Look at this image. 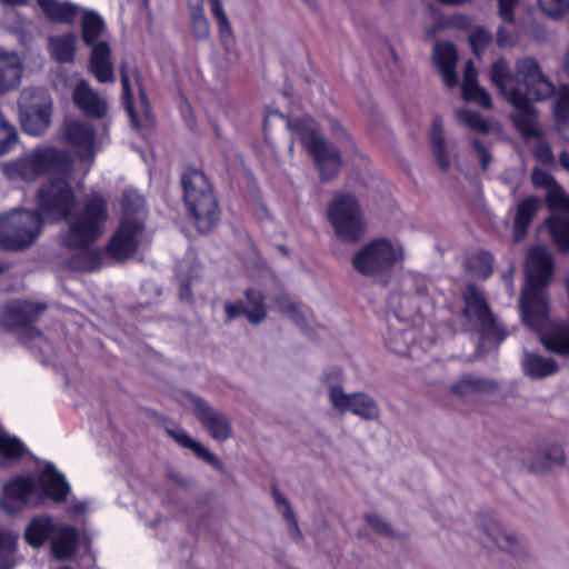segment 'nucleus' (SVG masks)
<instances>
[{
    "mask_svg": "<svg viewBox=\"0 0 569 569\" xmlns=\"http://www.w3.org/2000/svg\"><path fill=\"white\" fill-rule=\"evenodd\" d=\"M38 208L41 219L54 221L64 220L67 229L60 233V243L63 248H84L96 243L103 233L108 220V203L100 193L83 198L81 204L74 209L76 194L64 178H52L42 183L37 194Z\"/></svg>",
    "mask_w": 569,
    "mask_h": 569,
    "instance_id": "nucleus-1",
    "label": "nucleus"
},
{
    "mask_svg": "<svg viewBox=\"0 0 569 569\" xmlns=\"http://www.w3.org/2000/svg\"><path fill=\"white\" fill-rule=\"evenodd\" d=\"M553 268V257L545 247H533L528 251L520 310L523 322L537 331L548 321L549 303L545 289L552 279Z\"/></svg>",
    "mask_w": 569,
    "mask_h": 569,
    "instance_id": "nucleus-2",
    "label": "nucleus"
},
{
    "mask_svg": "<svg viewBox=\"0 0 569 569\" xmlns=\"http://www.w3.org/2000/svg\"><path fill=\"white\" fill-rule=\"evenodd\" d=\"M490 80L509 101L516 111L510 119L525 140L540 139L545 132L538 122V111L527 99L526 94L515 86L509 63L505 58H499L491 66Z\"/></svg>",
    "mask_w": 569,
    "mask_h": 569,
    "instance_id": "nucleus-3",
    "label": "nucleus"
},
{
    "mask_svg": "<svg viewBox=\"0 0 569 569\" xmlns=\"http://www.w3.org/2000/svg\"><path fill=\"white\" fill-rule=\"evenodd\" d=\"M183 201L194 227L209 232L220 219V210L212 186L203 171L188 167L181 176Z\"/></svg>",
    "mask_w": 569,
    "mask_h": 569,
    "instance_id": "nucleus-4",
    "label": "nucleus"
},
{
    "mask_svg": "<svg viewBox=\"0 0 569 569\" xmlns=\"http://www.w3.org/2000/svg\"><path fill=\"white\" fill-rule=\"evenodd\" d=\"M289 126L313 159L320 180L329 182L337 178L342 167L341 151L322 136L317 122L305 116L293 119Z\"/></svg>",
    "mask_w": 569,
    "mask_h": 569,
    "instance_id": "nucleus-5",
    "label": "nucleus"
},
{
    "mask_svg": "<svg viewBox=\"0 0 569 569\" xmlns=\"http://www.w3.org/2000/svg\"><path fill=\"white\" fill-rule=\"evenodd\" d=\"M38 211L13 209L0 216V249L21 251L31 247L42 230Z\"/></svg>",
    "mask_w": 569,
    "mask_h": 569,
    "instance_id": "nucleus-6",
    "label": "nucleus"
},
{
    "mask_svg": "<svg viewBox=\"0 0 569 569\" xmlns=\"http://www.w3.org/2000/svg\"><path fill=\"white\" fill-rule=\"evenodd\" d=\"M104 30L106 22L98 12L88 10L83 13L81 38L87 47H91L90 71L100 83L114 80L110 44L106 40H99Z\"/></svg>",
    "mask_w": 569,
    "mask_h": 569,
    "instance_id": "nucleus-7",
    "label": "nucleus"
},
{
    "mask_svg": "<svg viewBox=\"0 0 569 569\" xmlns=\"http://www.w3.org/2000/svg\"><path fill=\"white\" fill-rule=\"evenodd\" d=\"M18 104L23 132L33 137L44 134L51 126L53 113L50 92L41 87L23 89Z\"/></svg>",
    "mask_w": 569,
    "mask_h": 569,
    "instance_id": "nucleus-8",
    "label": "nucleus"
},
{
    "mask_svg": "<svg viewBox=\"0 0 569 569\" xmlns=\"http://www.w3.org/2000/svg\"><path fill=\"white\" fill-rule=\"evenodd\" d=\"M461 297L463 301L461 312L469 325L481 332L485 339L501 342L507 337V332L499 326L482 292L470 283L462 291Z\"/></svg>",
    "mask_w": 569,
    "mask_h": 569,
    "instance_id": "nucleus-9",
    "label": "nucleus"
},
{
    "mask_svg": "<svg viewBox=\"0 0 569 569\" xmlns=\"http://www.w3.org/2000/svg\"><path fill=\"white\" fill-rule=\"evenodd\" d=\"M402 259L400 244H393L387 238H378L358 251V271L373 279L383 278Z\"/></svg>",
    "mask_w": 569,
    "mask_h": 569,
    "instance_id": "nucleus-10",
    "label": "nucleus"
},
{
    "mask_svg": "<svg viewBox=\"0 0 569 569\" xmlns=\"http://www.w3.org/2000/svg\"><path fill=\"white\" fill-rule=\"evenodd\" d=\"M515 86L532 101H542L555 93V86L543 73L539 62L532 57L519 58L515 61Z\"/></svg>",
    "mask_w": 569,
    "mask_h": 569,
    "instance_id": "nucleus-11",
    "label": "nucleus"
},
{
    "mask_svg": "<svg viewBox=\"0 0 569 569\" xmlns=\"http://www.w3.org/2000/svg\"><path fill=\"white\" fill-rule=\"evenodd\" d=\"M47 310V305L29 300H14L6 305L0 313V325L10 330L23 329L28 338H40L42 331L34 327L39 317Z\"/></svg>",
    "mask_w": 569,
    "mask_h": 569,
    "instance_id": "nucleus-12",
    "label": "nucleus"
},
{
    "mask_svg": "<svg viewBox=\"0 0 569 569\" xmlns=\"http://www.w3.org/2000/svg\"><path fill=\"white\" fill-rule=\"evenodd\" d=\"M327 219L339 241L356 243V194L351 192L335 194L327 209Z\"/></svg>",
    "mask_w": 569,
    "mask_h": 569,
    "instance_id": "nucleus-13",
    "label": "nucleus"
},
{
    "mask_svg": "<svg viewBox=\"0 0 569 569\" xmlns=\"http://www.w3.org/2000/svg\"><path fill=\"white\" fill-rule=\"evenodd\" d=\"M546 202L553 212L546 221L552 241L560 251H569V194L560 186L547 193Z\"/></svg>",
    "mask_w": 569,
    "mask_h": 569,
    "instance_id": "nucleus-14",
    "label": "nucleus"
},
{
    "mask_svg": "<svg viewBox=\"0 0 569 569\" xmlns=\"http://www.w3.org/2000/svg\"><path fill=\"white\" fill-rule=\"evenodd\" d=\"M143 230L141 221L123 218L106 246L107 254L119 261L133 257L139 248L138 237Z\"/></svg>",
    "mask_w": 569,
    "mask_h": 569,
    "instance_id": "nucleus-15",
    "label": "nucleus"
},
{
    "mask_svg": "<svg viewBox=\"0 0 569 569\" xmlns=\"http://www.w3.org/2000/svg\"><path fill=\"white\" fill-rule=\"evenodd\" d=\"M192 405L197 420L213 440L224 442L231 438L232 423L227 415L214 409L200 397L193 398Z\"/></svg>",
    "mask_w": 569,
    "mask_h": 569,
    "instance_id": "nucleus-16",
    "label": "nucleus"
},
{
    "mask_svg": "<svg viewBox=\"0 0 569 569\" xmlns=\"http://www.w3.org/2000/svg\"><path fill=\"white\" fill-rule=\"evenodd\" d=\"M244 298L248 307L244 306L242 300L224 303L227 323L240 316H244L251 325H259L266 320L268 310L264 295L256 288H247Z\"/></svg>",
    "mask_w": 569,
    "mask_h": 569,
    "instance_id": "nucleus-17",
    "label": "nucleus"
},
{
    "mask_svg": "<svg viewBox=\"0 0 569 569\" xmlns=\"http://www.w3.org/2000/svg\"><path fill=\"white\" fill-rule=\"evenodd\" d=\"M62 141L79 152V156H93L96 142L94 127L83 120H67L61 129Z\"/></svg>",
    "mask_w": 569,
    "mask_h": 569,
    "instance_id": "nucleus-18",
    "label": "nucleus"
},
{
    "mask_svg": "<svg viewBox=\"0 0 569 569\" xmlns=\"http://www.w3.org/2000/svg\"><path fill=\"white\" fill-rule=\"evenodd\" d=\"M34 481L42 497L57 503L66 502L71 491L64 475L59 472L52 462H47L41 468Z\"/></svg>",
    "mask_w": 569,
    "mask_h": 569,
    "instance_id": "nucleus-19",
    "label": "nucleus"
},
{
    "mask_svg": "<svg viewBox=\"0 0 569 569\" xmlns=\"http://www.w3.org/2000/svg\"><path fill=\"white\" fill-rule=\"evenodd\" d=\"M34 164L40 176L59 174L68 177L72 169V161L69 154L54 147H37L32 149Z\"/></svg>",
    "mask_w": 569,
    "mask_h": 569,
    "instance_id": "nucleus-20",
    "label": "nucleus"
},
{
    "mask_svg": "<svg viewBox=\"0 0 569 569\" xmlns=\"http://www.w3.org/2000/svg\"><path fill=\"white\" fill-rule=\"evenodd\" d=\"M79 530L67 523H58L50 541L51 557L58 561L71 560L78 552Z\"/></svg>",
    "mask_w": 569,
    "mask_h": 569,
    "instance_id": "nucleus-21",
    "label": "nucleus"
},
{
    "mask_svg": "<svg viewBox=\"0 0 569 569\" xmlns=\"http://www.w3.org/2000/svg\"><path fill=\"white\" fill-rule=\"evenodd\" d=\"M72 101L86 117L101 119L107 114L108 106L98 92H96L87 80L77 82L72 91Z\"/></svg>",
    "mask_w": 569,
    "mask_h": 569,
    "instance_id": "nucleus-22",
    "label": "nucleus"
},
{
    "mask_svg": "<svg viewBox=\"0 0 569 569\" xmlns=\"http://www.w3.org/2000/svg\"><path fill=\"white\" fill-rule=\"evenodd\" d=\"M432 60L441 73L445 86L447 88L456 87L458 83V74L456 72L458 52L456 47L450 42L436 43L432 51Z\"/></svg>",
    "mask_w": 569,
    "mask_h": 569,
    "instance_id": "nucleus-23",
    "label": "nucleus"
},
{
    "mask_svg": "<svg viewBox=\"0 0 569 569\" xmlns=\"http://www.w3.org/2000/svg\"><path fill=\"white\" fill-rule=\"evenodd\" d=\"M387 321V347L396 353H406L408 346L413 340V331L410 328V323L408 321L401 320L396 312L389 313Z\"/></svg>",
    "mask_w": 569,
    "mask_h": 569,
    "instance_id": "nucleus-24",
    "label": "nucleus"
},
{
    "mask_svg": "<svg viewBox=\"0 0 569 569\" xmlns=\"http://www.w3.org/2000/svg\"><path fill=\"white\" fill-rule=\"evenodd\" d=\"M166 432L178 445H180L182 448L190 449L199 459L207 462L213 469L223 471V462L202 443L191 438L184 429L180 427L177 429L166 428Z\"/></svg>",
    "mask_w": 569,
    "mask_h": 569,
    "instance_id": "nucleus-25",
    "label": "nucleus"
},
{
    "mask_svg": "<svg viewBox=\"0 0 569 569\" xmlns=\"http://www.w3.org/2000/svg\"><path fill=\"white\" fill-rule=\"evenodd\" d=\"M22 72L18 56L0 47V94L16 89L20 84Z\"/></svg>",
    "mask_w": 569,
    "mask_h": 569,
    "instance_id": "nucleus-26",
    "label": "nucleus"
},
{
    "mask_svg": "<svg viewBox=\"0 0 569 569\" xmlns=\"http://www.w3.org/2000/svg\"><path fill=\"white\" fill-rule=\"evenodd\" d=\"M37 492V483L31 476L17 475L9 478L2 486V498L6 501H17L28 505L30 498Z\"/></svg>",
    "mask_w": 569,
    "mask_h": 569,
    "instance_id": "nucleus-27",
    "label": "nucleus"
},
{
    "mask_svg": "<svg viewBox=\"0 0 569 569\" xmlns=\"http://www.w3.org/2000/svg\"><path fill=\"white\" fill-rule=\"evenodd\" d=\"M57 526L48 515L34 516L26 527L24 540L32 548H40L51 541Z\"/></svg>",
    "mask_w": 569,
    "mask_h": 569,
    "instance_id": "nucleus-28",
    "label": "nucleus"
},
{
    "mask_svg": "<svg viewBox=\"0 0 569 569\" xmlns=\"http://www.w3.org/2000/svg\"><path fill=\"white\" fill-rule=\"evenodd\" d=\"M540 208L541 201L535 196L525 198L518 204L513 219V239L516 242L526 237L528 228Z\"/></svg>",
    "mask_w": 569,
    "mask_h": 569,
    "instance_id": "nucleus-29",
    "label": "nucleus"
},
{
    "mask_svg": "<svg viewBox=\"0 0 569 569\" xmlns=\"http://www.w3.org/2000/svg\"><path fill=\"white\" fill-rule=\"evenodd\" d=\"M32 150L24 153L3 166V174L9 180H20L24 182H32L40 178L38 167L34 164Z\"/></svg>",
    "mask_w": 569,
    "mask_h": 569,
    "instance_id": "nucleus-30",
    "label": "nucleus"
},
{
    "mask_svg": "<svg viewBox=\"0 0 569 569\" xmlns=\"http://www.w3.org/2000/svg\"><path fill=\"white\" fill-rule=\"evenodd\" d=\"M32 150L24 153L3 166V174L9 180H20L24 182H32L40 178L38 167L34 164Z\"/></svg>",
    "mask_w": 569,
    "mask_h": 569,
    "instance_id": "nucleus-31",
    "label": "nucleus"
},
{
    "mask_svg": "<svg viewBox=\"0 0 569 569\" xmlns=\"http://www.w3.org/2000/svg\"><path fill=\"white\" fill-rule=\"evenodd\" d=\"M29 453L28 447L19 437L0 432V469L20 462Z\"/></svg>",
    "mask_w": 569,
    "mask_h": 569,
    "instance_id": "nucleus-32",
    "label": "nucleus"
},
{
    "mask_svg": "<svg viewBox=\"0 0 569 569\" xmlns=\"http://www.w3.org/2000/svg\"><path fill=\"white\" fill-rule=\"evenodd\" d=\"M88 244L84 248H73L78 252L71 254L66 260V268L72 271L92 272L99 270L102 264V253L98 248H91Z\"/></svg>",
    "mask_w": 569,
    "mask_h": 569,
    "instance_id": "nucleus-33",
    "label": "nucleus"
},
{
    "mask_svg": "<svg viewBox=\"0 0 569 569\" xmlns=\"http://www.w3.org/2000/svg\"><path fill=\"white\" fill-rule=\"evenodd\" d=\"M521 365L523 373L533 380L552 376L559 370L558 362L555 359L528 351H525Z\"/></svg>",
    "mask_w": 569,
    "mask_h": 569,
    "instance_id": "nucleus-34",
    "label": "nucleus"
},
{
    "mask_svg": "<svg viewBox=\"0 0 569 569\" xmlns=\"http://www.w3.org/2000/svg\"><path fill=\"white\" fill-rule=\"evenodd\" d=\"M47 19L54 23L73 24L79 8L72 2H59L57 0H37Z\"/></svg>",
    "mask_w": 569,
    "mask_h": 569,
    "instance_id": "nucleus-35",
    "label": "nucleus"
},
{
    "mask_svg": "<svg viewBox=\"0 0 569 569\" xmlns=\"http://www.w3.org/2000/svg\"><path fill=\"white\" fill-rule=\"evenodd\" d=\"M540 342L548 351L569 357V323L552 325L540 333Z\"/></svg>",
    "mask_w": 569,
    "mask_h": 569,
    "instance_id": "nucleus-36",
    "label": "nucleus"
},
{
    "mask_svg": "<svg viewBox=\"0 0 569 569\" xmlns=\"http://www.w3.org/2000/svg\"><path fill=\"white\" fill-rule=\"evenodd\" d=\"M51 57L59 63H71L77 50V37L73 32L54 36L49 39Z\"/></svg>",
    "mask_w": 569,
    "mask_h": 569,
    "instance_id": "nucleus-37",
    "label": "nucleus"
},
{
    "mask_svg": "<svg viewBox=\"0 0 569 569\" xmlns=\"http://www.w3.org/2000/svg\"><path fill=\"white\" fill-rule=\"evenodd\" d=\"M481 527L487 537L499 549L508 552L517 550V538L511 532L506 531L495 519L485 518Z\"/></svg>",
    "mask_w": 569,
    "mask_h": 569,
    "instance_id": "nucleus-38",
    "label": "nucleus"
},
{
    "mask_svg": "<svg viewBox=\"0 0 569 569\" xmlns=\"http://www.w3.org/2000/svg\"><path fill=\"white\" fill-rule=\"evenodd\" d=\"M272 303L279 312L290 317L297 327H299L307 336L309 335L311 329L308 327L305 312L300 310L297 303L291 301L287 293H279L274 296Z\"/></svg>",
    "mask_w": 569,
    "mask_h": 569,
    "instance_id": "nucleus-39",
    "label": "nucleus"
},
{
    "mask_svg": "<svg viewBox=\"0 0 569 569\" xmlns=\"http://www.w3.org/2000/svg\"><path fill=\"white\" fill-rule=\"evenodd\" d=\"M431 151L440 170L447 172L450 169L451 162L446 148L442 124L439 120H435L432 126Z\"/></svg>",
    "mask_w": 569,
    "mask_h": 569,
    "instance_id": "nucleus-40",
    "label": "nucleus"
},
{
    "mask_svg": "<svg viewBox=\"0 0 569 569\" xmlns=\"http://www.w3.org/2000/svg\"><path fill=\"white\" fill-rule=\"evenodd\" d=\"M497 388V383L468 375L451 386V390L459 397H468Z\"/></svg>",
    "mask_w": 569,
    "mask_h": 569,
    "instance_id": "nucleus-41",
    "label": "nucleus"
},
{
    "mask_svg": "<svg viewBox=\"0 0 569 569\" xmlns=\"http://www.w3.org/2000/svg\"><path fill=\"white\" fill-rule=\"evenodd\" d=\"M493 257L488 251H479L469 257L466 262V271L475 279H487L493 271Z\"/></svg>",
    "mask_w": 569,
    "mask_h": 569,
    "instance_id": "nucleus-42",
    "label": "nucleus"
},
{
    "mask_svg": "<svg viewBox=\"0 0 569 569\" xmlns=\"http://www.w3.org/2000/svg\"><path fill=\"white\" fill-rule=\"evenodd\" d=\"M120 81H121V87H122V94H121L122 104L129 116L132 127L139 128L140 120H139L137 110L134 108V99H133V93H132V89H131L130 77H129L128 70L124 67H122L120 70Z\"/></svg>",
    "mask_w": 569,
    "mask_h": 569,
    "instance_id": "nucleus-43",
    "label": "nucleus"
},
{
    "mask_svg": "<svg viewBox=\"0 0 569 569\" xmlns=\"http://www.w3.org/2000/svg\"><path fill=\"white\" fill-rule=\"evenodd\" d=\"M271 493L278 510L288 523L289 530L296 536L301 537L298 521L295 512L292 511L290 502L283 497L277 483L271 485Z\"/></svg>",
    "mask_w": 569,
    "mask_h": 569,
    "instance_id": "nucleus-44",
    "label": "nucleus"
},
{
    "mask_svg": "<svg viewBox=\"0 0 569 569\" xmlns=\"http://www.w3.org/2000/svg\"><path fill=\"white\" fill-rule=\"evenodd\" d=\"M329 398L332 406L339 410L349 409L356 413V393L346 395L340 385H332L329 390Z\"/></svg>",
    "mask_w": 569,
    "mask_h": 569,
    "instance_id": "nucleus-45",
    "label": "nucleus"
},
{
    "mask_svg": "<svg viewBox=\"0 0 569 569\" xmlns=\"http://www.w3.org/2000/svg\"><path fill=\"white\" fill-rule=\"evenodd\" d=\"M462 97L465 100L473 101L485 109H491L492 102L487 90L478 84V82L470 83L467 89L466 86H461Z\"/></svg>",
    "mask_w": 569,
    "mask_h": 569,
    "instance_id": "nucleus-46",
    "label": "nucleus"
},
{
    "mask_svg": "<svg viewBox=\"0 0 569 569\" xmlns=\"http://www.w3.org/2000/svg\"><path fill=\"white\" fill-rule=\"evenodd\" d=\"M553 116L558 123L569 124V86L560 88L553 104Z\"/></svg>",
    "mask_w": 569,
    "mask_h": 569,
    "instance_id": "nucleus-47",
    "label": "nucleus"
},
{
    "mask_svg": "<svg viewBox=\"0 0 569 569\" xmlns=\"http://www.w3.org/2000/svg\"><path fill=\"white\" fill-rule=\"evenodd\" d=\"M144 206V198L134 189H126L121 198L124 214H137Z\"/></svg>",
    "mask_w": 569,
    "mask_h": 569,
    "instance_id": "nucleus-48",
    "label": "nucleus"
},
{
    "mask_svg": "<svg viewBox=\"0 0 569 569\" xmlns=\"http://www.w3.org/2000/svg\"><path fill=\"white\" fill-rule=\"evenodd\" d=\"M380 410L377 402L369 396L358 393V417L366 420H377Z\"/></svg>",
    "mask_w": 569,
    "mask_h": 569,
    "instance_id": "nucleus-49",
    "label": "nucleus"
},
{
    "mask_svg": "<svg viewBox=\"0 0 569 569\" xmlns=\"http://www.w3.org/2000/svg\"><path fill=\"white\" fill-rule=\"evenodd\" d=\"M191 28L196 39L203 40L210 34V24L202 8L194 10L191 14Z\"/></svg>",
    "mask_w": 569,
    "mask_h": 569,
    "instance_id": "nucleus-50",
    "label": "nucleus"
},
{
    "mask_svg": "<svg viewBox=\"0 0 569 569\" xmlns=\"http://www.w3.org/2000/svg\"><path fill=\"white\" fill-rule=\"evenodd\" d=\"M530 179L536 188L546 189L547 193L560 187L553 176L538 167L532 169Z\"/></svg>",
    "mask_w": 569,
    "mask_h": 569,
    "instance_id": "nucleus-51",
    "label": "nucleus"
},
{
    "mask_svg": "<svg viewBox=\"0 0 569 569\" xmlns=\"http://www.w3.org/2000/svg\"><path fill=\"white\" fill-rule=\"evenodd\" d=\"M368 525L377 532L390 538H406V535L396 532L391 526L386 522L382 518L375 513L366 515Z\"/></svg>",
    "mask_w": 569,
    "mask_h": 569,
    "instance_id": "nucleus-52",
    "label": "nucleus"
},
{
    "mask_svg": "<svg viewBox=\"0 0 569 569\" xmlns=\"http://www.w3.org/2000/svg\"><path fill=\"white\" fill-rule=\"evenodd\" d=\"M538 3L551 18H561L569 11V0H538Z\"/></svg>",
    "mask_w": 569,
    "mask_h": 569,
    "instance_id": "nucleus-53",
    "label": "nucleus"
},
{
    "mask_svg": "<svg viewBox=\"0 0 569 569\" xmlns=\"http://www.w3.org/2000/svg\"><path fill=\"white\" fill-rule=\"evenodd\" d=\"M458 118L471 129L487 133L490 130L489 123L478 113L472 111H460Z\"/></svg>",
    "mask_w": 569,
    "mask_h": 569,
    "instance_id": "nucleus-54",
    "label": "nucleus"
},
{
    "mask_svg": "<svg viewBox=\"0 0 569 569\" xmlns=\"http://www.w3.org/2000/svg\"><path fill=\"white\" fill-rule=\"evenodd\" d=\"M475 54L479 56L481 50L492 41V34L482 27H477L469 36Z\"/></svg>",
    "mask_w": 569,
    "mask_h": 569,
    "instance_id": "nucleus-55",
    "label": "nucleus"
},
{
    "mask_svg": "<svg viewBox=\"0 0 569 569\" xmlns=\"http://www.w3.org/2000/svg\"><path fill=\"white\" fill-rule=\"evenodd\" d=\"M533 156L537 161H539L543 166H553L555 158L550 146L545 141H539L535 149Z\"/></svg>",
    "mask_w": 569,
    "mask_h": 569,
    "instance_id": "nucleus-56",
    "label": "nucleus"
},
{
    "mask_svg": "<svg viewBox=\"0 0 569 569\" xmlns=\"http://www.w3.org/2000/svg\"><path fill=\"white\" fill-rule=\"evenodd\" d=\"M517 4L518 0H498V13L506 23L513 24Z\"/></svg>",
    "mask_w": 569,
    "mask_h": 569,
    "instance_id": "nucleus-57",
    "label": "nucleus"
},
{
    "mask_svg": "<svg viewBox=\"0 0 569 569\" xmlns=\"http://www.w3.org/2000/svg\"><path fill=\"white\" fill-rule=\"evenodd\" d=\"M546 466L551 467L565 462V452L560 446H550L545 451Z\"/></svg>",
    "mask_w": 569,
    "mask_h": 569,
    "instance_id": "nucleus-58",
    "label": "nucleus"
},
{
    "mask_svg": "<svg viewBox=\"0 0 569 569\" xmlns=\"http://www.w3.org/2000/svg\"><path fill=\"white\" fill-rule=\"evenodd\" d=\"M218 23V30H219V37L220 41L223 44H228L230 40L232 39V29L230 26V22L228 20V17H223L217 20Z\"/></svg>",
    "mask_w": 569,
    "mask_h": 569,
    "instance_id": "nucleus-59",
    "label": "nucleus"
},
{
    "mask_svg": "<svg viewBox=\"0 0 569 569\" xmlns=\"http://www.w3.org/2000/svg\"><path fill=\"white\" fill-rule=\"evenodd\" d=\"M342 377V370L339 367H330L326 370L322 377V382L328 383L330 387L332 385H340Z\"/></svg>",
    "mask_w": 569,
    "mask_h": 569,
    "instance_id": "nucleus-60",
    "label": "nucleus"
},
{
    "mask_svg": "<svg viewBox=\"0 0 569 569\" xmlns=\"http://www.w3.org/2000/svg\"><path fill=\"white\" fill-rule=\"evenodd\" d=\"M473 148L476 149V151L480 158L481 168L483 170H487L489 167V163L491 161V156H490L489 151L482 146V143L479 140L473 141Z\"/></svg>",
    "mask_w": 569,
    "mask_h": 569,
    "instance_id": "nucleus-61",
    "label": "nucleus"
},
{
    "mask_svg": "<svg viewBox=\"0 0 569 569\" xmlns=\"http://www.w3.org/2000/svg\"><path fill=\"white\" fill-rule=\"evenodd\" d=\"M496 37H497V39H496L497 44L500 48H505L507 46H511L512 44V33L507 28H505L503 26H500L497 29Z\"/></svg>",
    "mask_w": 569,
    "mask_h": 569,
    "instance_id": "nucleus-62",
    "label": "nucleus"
},
{
    "mask_svg": "<svg viewBox=\"0 0 569 569\" xmlns=\"http://www.w3.org/2000/svg\"><path fill=\"white\" fill-rule=\"evenodd\" d=\"M477 82V70L471 60H468L465 66V74L462 86L468 89L470 83Z\"/></svg>",
    "mask_w": 569,
    "mask_h": 569,
    "instance_id": "nucleus-63",
    "label": "nucleus"
},
{
    "mask_svg": "<svg viewBox=\"0 0 569 569\" xmlns=\"http://www.w3.org/2000/svg\"><path fill=\"white\" fill-rule=\"evenodd\" d=\"M211 13L216 20L226 17L221 0H210Z\"/></svg>",
    "mask_w": 569,
    "mask_h": 569,
    "instance_id": "nucleus-64",
    "label": "nucleus"
}]
</instances>
